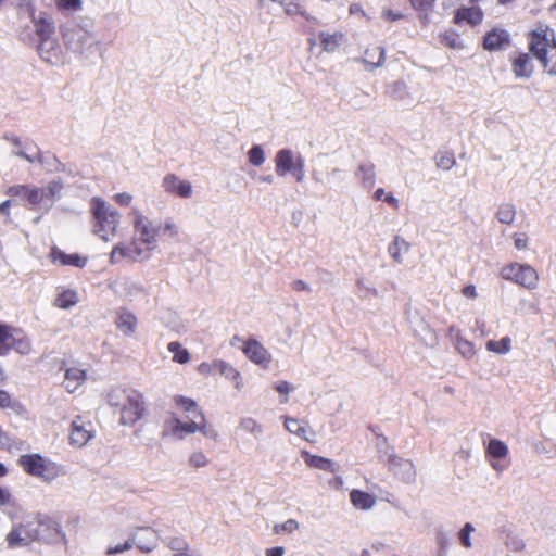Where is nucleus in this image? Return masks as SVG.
<instances>
[{"label":"nucleus","instance_id":"603ef678","mask_svg":"<svg viewBox=\"0 0 556 556\" xmlns=\"http://www.w3.org/2000/svg\"><path fill=\"white\" fill-rule=\"evenodd\" d=\"M114 200L117 204H119L122 206H128L132 201V197L129 193L122 192V193H116L114 195Z\"/></svg>","mask_w":556,"mask_h":556},{"label":"nucleus","instance_id":"6e6552de","mask_svg":"<svg viewBox=\"0 0 556 556\" xmlns=\"http://www.w3.org/2000/svg\"><path fill=\"white\" fill-rule=\"evenodd\" d=\"M503 279L514 282L527 290H534L540 280L539 273L529 264L513 262L501 268Z\"/></svg>","mask_w":556,"mask_h":556},{"label":"nucleus","instance_id":"9d476101","mask_svg":"<svg viewBox=\"0 0 556 556\" xmlns=\"http://www.w3.org/2000/svg\"><path fill=\"white\" fill-rule=\"evenodd\" d=\"M20 7L25 8V10L31 16L35 25V31L41 40H47L54 34L55 27L52 18L46 13H40L39 16L36 17L35 7L31 1L23 0V2L20 3Z\"/></svg>","mask_w":556,"mask_h":556},{"label":"nucleus","instance_id":"a19ab883","mask_svg":"<svg viewBox=\"0 0 556 556\" xmlns=\"http://www.w3.org/2000/svg\"><path fill=\"white\" fill-rule=\"evenodd\" d=\"M59 11H80L83 8L81 0H55Z\"/></svg>","mask_w":556,"mask_h":556},{"label":"nucleus","instance_id":"4468645a","mask_svg":"<svg viewBox=\"0 0 556 556\" xmlns=\"http://www.w3.org/2000/svg\"><path fill=\"white\" fill-rule=\"evenodd\" d=\"M49 257L53 264L73 266L76 268H84L88 263L87 256L80 255L78 253L66 254L55 245L50 249Z\"/></svg>","mask_w":556,"mask_h":556},{"label":"nucleus","instance_id":"4c0bfd02","mask_svg":"<svg viewBox=\"0 0 556 556\" xmlns=\"http://www.w3.org/2000/svg\"><path fill=\"white\" fill-rule=\"evenodd\" d=\"M511 340L509 337H504L498 341L490 340L486 343V349L497 354H505L510 350Z\"/></svg>","mask_w":556,"mask_h":556},{"label":"nucleus","instance_id":"5701e85b","mask_svg":"<svg viewBox=\"0 0 556 556\" xmlns=\"http://www.w3.org/2000/svg\"><path fill=\"white\" fill-rule=\"evenodd\" d=\"M275 163L278 176H285L287 173L291 172L295 165L292 151L288 149L278 151L275 157Z\"/></svg>","mask_w":556,"mask_h":556},{"label":"nucleus","instance_id":"412c9836","mask_svg":"<svg viewBox=\"0 0 556 556\" xmlns=\"http://www.w3.org/2000/svg\"><path fill=\"white\" fill-rule=\"evenodd\" d=\"M86 379L87 372L85 369L71 367L65 371L63 384L68 392L73 393L85 383Z\"/></svg>","mask_w":556,"mask_h":556},{"label":"nucleus","instance_id":"7c9ffc66","mask_svg":"<svg viewBox=\"0 0 556 556\" xmlns=\"http://www.w3.org/2000/svg\"><path fill=\"white\" fill-rule=\"evenodd\" d=\"M78 302V294L75 290H63L55 299L54 305L62 309H67Z\"/></svg>","mask_w":556,"mask_h":556},{"label":"nucleus","instance_id":"72a5a7b5","mask_svg":"<svg viewBox=\"0 0 556 556\" xmlns=\"http://www.w3.org/2000/svg\"><path fill=\"white\" fill-rule=\"evenodd\" d=\"M384 60V51L379 46H374L367 49L364 53L365 63L371 66H379Z\"/></svg>","mask_w":556,"mask_h":556},{"label":"nucleus","instance_id":"58836bf2","mask_svg":"<svg viewBox=\"0 0 556 556\" xmlns=\"http://www.w3.org/2000/svg\"><path fill=\"white\" fill-rule=\"evenodd\" d=\"M456 349L466 358H471L476 354L473 344L463 338H458L456 341Z\"/></svg>","mask_w":556,"mask_h":556},{"label":"nucleus","instance_id":"7ed1b4c3","mask_svg":"<svg viewBox=\"0 0 556 556\" xmlns=\"http://www.w3.org/2000/svg\"><path fill=\"white\" fill-rule=\"evenodd\" d=\"M62 190V181L52 180L45 188H38L33 185H12L5 190V194L16 199L28 210H35L45 201L52 205L60 198Z\"/></svg>","mask_w":556,"mask_h":556},{"label":"nucleus","instance_id":"39448f33","mask_svg":"<svg viewBox=\"0 0 556 556\" xmlns=\"http://www.w3.org/2000/svg\"><path fill=\"white\" fill-rule=\"evenodd\" d=\"M90 211L93 218V231L102 240L109 241L116 236L119 225V214L111 208L106 202L94 197L90 201Z\"/></svg>","mask_w":556,"mask_h":556},{"label":"nucleus","instance_id":"ea45409f","mask_svg":"<svg viewBox=\"0 0 556 556\" xmlns=\"http://www.w3.org/2000/svg\"><path fill=\"white\" fill-rule=\"evenodd\" d=\"M249 162L254 166H260L265 161L264 151L260 146L252 147L248 152Z\"/></svg>","mask_w":556,"mask_h":556},{"label":"nucleus","instance_id":"680f3d73","mask_svg":"<svg viewBox=\"0 0 556 556\" xmlns=\"http://www.w3.org/2000/svg\"><path fill=\"white\" fill-rule=\"evenodd\" d=\"M383 17L387 20V21H391V22H394V21H397V20H401L404 17V15L400 12H394L392 10H386L383 12Z\"/></svg>","mask_w":556,"mask_h":556},{"label":"nucleus","instance_id":"a878e982","mask_svg":"<svg viewBox=\"0 0 556 556\" xmlns=\"http://www.w3.org/2000/svg\"><path fill=\"white\" fill-rule=\"evenodd\" d=\"M302 456L305 460V464L308 467L317 468V469L329 471V472H336L334 465H333L332 460L329 458L318 456V455H313V454L308 453L307 451H303Z\"/></svg>","mask_w":556,"mask_h":556},{"label":"nucleus","instance_id":"a211bd4d","mask_svg":"<svg viewBox=\"0 0 556 556\" xmlns=\"http://www.w3.org/2000/svg\"><path fill=\"white\" fill-rule=\"evenodd\" d=\"M143 553H149L156 546L155 532L149 528L140 529L132 535L131 542Z\"/></svg>","mask_w":556,"mask_h":556},{"label":"nucleus","instance_id":"0eeeda50","mask_svg":"<svg viewBox=\"0 0 556 556\" xmlns=\"http://www.w3.org/2000/svg\"><path fill=\"white\" fill-rule=\"evenodd\" d=\"M11 351L28 355L31 352V342L23 329L0 323V356H5Z\"/></svg>","mask_w":556,"mask_h":556},{"label":"nucleus","instance_id":"f03ea898","mask_svg":"<svg viewBox=\"0 0 556 556\" xmlns=\"http://www.w3.org/2000/svg\"><path fill=\"white\" fill-rule=\"evenodd\" d=\"M529 51L549 75H556V36L547 25L539 24L528 35Z\"/></svg>","mask_w":556,"mask_h":556},{"label":"nucleus","instance_id":"f3484780","mask_svg":"<svg viewBox=\"0 0 556 556\" xmlns=\"http://www.w3.org/2000/svg\"><path fill=\"white\" fill-rule=\"evenodd\" d=\"M511 71L517 78H529L533 73V64L529 53L519 52L510 55Z\"/></svg>","mask_w":556,"mask_h":556},{"label":"nucleus","instance_id":"393cba45","mask_svg":"<svg viewBox=\"0 0 556 556\" xmlns=\"http://www.w3.org/2000/svg\"><path fill=\"white\" fill-rule=\"evenodd\" d=\"M115 324L125 336H130L136 330L137 317L131 312L123 309L118 313Z\"/></svg>","mask_w":556,"mask_h":556},{"label":"nucleus","instance_id":"473e14b6","mask_svg":"<svg viewBox=\"0 0 556 556\" xmlns=\"http://www.w3.org/2000/svg\"><path fill=\"white\" fill-rule=\"evenodd\" d=\"M486 454L492 458L502 459L508 455V447L503 441L492 439L486 447Z\"/></svg>","mask_w":556,"mask_h":556},{"label":"nucleus","instance_id":"37998d69","mask_svg":"<svg viewBox=\"0 0 556 556\" xmlns=\"http://www.w3.org/2000/svg\"><path fill=\"white\" fill-rule=\"evenodd\" d=\"M299 529V522L295 519H288L283 523H277L274 526V532L280 534L283 532L292 533Z\"/></svg>","mask_w":556,"mask_h":556},{"label":"nucleus","instance_id":"ddd939ff","mask_svg":"<svg viewBox=\"0 0 556 556\" xmlns=\"http://www.w3.org/2000/svg\"><path fill=\"white\" fill-rule=\"evenodd\" d=\"M245 356L256 365L267 368L271 362V355L267 349L257 340L249 339L242 348Z\"/></svg>","mask_w":556,"mask_h":556},{"label":"nucleus","instance_id":"6e6d98bb","mask_svg":"<svg viewBox=\"0 0 556 556\" xmlns=\"http://www.w3.org/2000/svg\"><path fill=\"white\" fill-rule=\"evenodd\" d=\"M11 205H12V200L11 199L5 200V201L0 203V214L5 216L8 222L11 220V215H10Z\"/></svg>","mask_w":556,"mask_h":556},{"label":"nucleus","instance_id":"e433bc0d","mask_svg":"<svg viewBox=\"0 0 556 556\" xmlns=\"http://www.w3.org/2000/svg\"><path fill=\"white\" fill-rule=\"evenodd\" d=\"M435 164L438 168L448 170L456 164L455 155L453 152L444 151L435 155Z\"/></svg>","mask_w":556,"mask_h":556},{"label":"nucleus","instance_id":"dca6fc26","mask_svg":"<svg viewBox=\"0 0 556 556\" xmlns=\"http://www.w3.org/2000/svg\"><path fill=\"white\" fill-rule=\"evenodd\" d=\"M510 45V35L505 29H492L483 37V48L488 51L504 50Z\"/></svg>","mask_w":556,"mask_h":556},{"label":"nucleus","instance_id":"774afa93","mask_svg":"<svg viewBox=\"0 0 556 556\" xmlns=\"http://www.w3.org/2000/svg\"><path fill=\"white\" fill-rule=\"evenodd\" d=\"M387 193L384 192L383 188H378L374 193V199L377 201H384V197Z\"/></svg>","mask_w":556,"mask_h":556},{"label":"nucleus","instance_id":"1a4fd4ad","mask_svg":"<svg viewBox=\"0 0 556 556\" xmlns=\"http://www.w3.org/2000/svg\"><path fill=\"white\" fill-rule=\"evenodd\" d=\"M147 256L148 253L141 247V243L137 240H132L128 243L116 244L110 254V262L111 264H116L124 258L140 261Z\"/></svg>","mask_w":556,"mask_h":556},{"label":"nucleus","instance_id":"423d86ee","mask_svg":"<svg viewBox=\"0 0 556 556\" xmlns=\"http://www.w3.org/2000/svg\"><path fill=\"white\" fill-rule=\"evenodd\" d=\"M17 465L27 475L39 478L45 482H51L62 473L61 465L37 453L21 455Z\"/></svg>","mask_w":556,"mask_h":556},{"label":"nucleus","instance_id":"cd10ccee","mask_svg":"<svg viewBox=\"0 0 556 556\" xmlns=\"http://www.w3.org/2000/svg\"><path fill=\"white\" fill-rule=\"evenodd\" d=\"M351 503L358 509L367 510L375 505V497L361 490H352L350 493Z\"/></svg>","mask_w":556,"mask_h":556},{"label":"nucleus","instance_id":"864d4df0","mask_svg":"<svg viewBox=\"0 0 556 556\" xmlns=\"http://www.w3.org/2000/svg\"><path fill=\"white\" fill-rule=\"evenodd\" d=\"M12 503V494L8 488L0 485V507Z\"/></svg>","mask_w":556,"mask_h":556},{"label":"nucleus","instance_id":"f704fd0d","mask_svg":"<svg viewBox=\"0 0 556 556\" xmlns=\"http://www.w3.org/2000/svg\"><path fill=\"white\" fill-rule=\"evenodd\" d=\"M168 351L173 353V361L179 364H186L190 359L188 350L184 349L177 341L168 343Z\"/></svg>","mask_w":556,"mask_h":556},{"label":"nucleus","instance_id":"69168bd1","mask_svg":"<svg viewBox=\"0 0 556 556\" xmlns=\"http://www.w3.org/2000/svg\"><path fill=\"white\" fill-rule=\"evenodd\" d=\"M384 201H386V202H387L391 207H393V208H395V210H396V208H399V205H400L399 200H397L395 197H393V194H391V193L387 194V195L384 197Z\"/></svg>","mask_w":556,"mask_h":556},{"label":"nucleus","instance_id":"bb28decb","mask_svg":"<svg viewBox=\"0 0 556 556\" xmlns=\"http://www.w3.org/2000/svg\"><path fill=\"white\" fill-rule=\"evenodd\" d=\"M214 368L216 371L224 375L227 379L231 380L237 389H241L242 377L235 367L224 361H214Z\"/></svg>","mask_w":556,"mask_h":556},{"label":"nucleus","instance_id":"c85d7f7f","mask_svg":"<svg viewBox=\"0 0 556 556\" xmlns=\"http://www.w3.org/2000/svg\"><path fill=\"white\" fill-rule=\"evenodd\" d=\"M318 37L323 50L327 52H333L336 49L339 48L341 41L344 38V35L340 31H336L332 34L328 31H321L319 33Z\"/></svg>","mask_w":556,"mask_h":556},{"label":"nucleus","instance_id":"5fc2aeb1","mask_svg":"<svg viewBox=\"0 0 556 556\" xmlns=\"http://www.w3.org/2000/svg\"><path fill=\"white\" fill-rule=\"evenodd\" d=\"M241 426L245 429V430H249V431H261V427L260 425H257V422L252 419V418H247V419H243L241 421Z\"/></svg>","mask_w":556,"mask_h":556},{"label":"nucleus","instance_id":"3c124183","mask_svg":"<svg viewBox=\"0 0 556 556\" xmlns=\"http://www.w3.org/2000/svg\"><path fill=\"white\" fill-rule=\"evenodd\" d=\"M303 167H304L303 160L301 157H299L295 162L294 167L291 170L298 181H302V179L304 177Z\"/></svg>","mask_w":556,"mask_h":556},{"label":"nucleus","instance_id":"2f4dec72","mask_svg":"<svg viewBox=\"0 0 556 556\" xmlns=\"http://www.w3.org/2000/svg\"><path fill=\"white\" fill-rule=\"evenodd\" d=\"M408 250H409V243L406 242L404 239L400 238L399 236L394 237L393 242L388 248L389 254L397 263H402L401 253L402 252L406 253V252H408Z\"/></svg>","mask_w":556,"mask_h":556},{"label":"nucleus","instance_id":"4d7b16f0","mask_svg":"<svg viewBox=\"0 0 556 556\" xmlns=\"http://www.w3.org/2000/svg\"><path fill=\"white\" fill-rule=\"evenodd\" d=\"M198 371L202 375H211L215 372L214 362L213 363H201L198 367Z\"/></svg>","mask_w":556,"mask_h":556},{"label":"nucleus","instance_id":"e2e57ef3","mask_svg":"<svg viewBox=\"0 0 556 556\" xmlns=\"http://www.w3.org/2000/svg\"><path fill=\"white\" fill-rule=\"evenodd\" d=\"M292 288L295 291H308L309 290L308 285L305 281L300 280V279L294 280L292 282Z\"/></svg>","mask_w":556,"mask_h":556},{"label":"nucleus","instance_id":"c9c22d12","mask_svg":"<svg viewBox=\"0 0 556 556\" xmlns=\"http://www.w3.org/2000/svg\"><path fill=\"white\" fill-rule=\"evenodd\" d=\"M516 216V208L513 204L505 203L500 205L496 217L502 224L510 225Z\"/></svg>","mask_w":556,"mask_h":556},{"label":"nucleus","instance_id":"4be33fe9","mask_svg":"<svg viewBox=\"0 0 556 556\" xmlns=\"http://www.w3.org/2000/svg\"><path fill=\"white\" fill-rule=\"evenodd\" d=\"M173 402L182 413L192 414L194 419L198 418L201 421H206L203 412L194 400L184 395H175Z\"/></svg>","mask_w":556,"mask_h":556},{"label":"nucleus","instance_id":"13d9d810","mask_svg":"<svg viewBox=\"0 0 556 556\" xmlns=\"http://www.w3.org/2000/svg\"><path fill=\"white\" fill-rule=\"evenodd\" d=\"M462 294L468 299H476L478 296L476 287L473 285H467L462 289Z\"/></svg>","mask_w":556,"mask_h":556},{"label":"nucleus","instance_id":"8fccbe9b","mask_svg":"<svg viewBox=\"0 0 556 556\" xmlns=\"http://www.w3.org/2000/svg\"><path fill=\"white\" fill-rule=\"evenodd\" d=\"M132 547V543L129 541H126L124 544H117L115 546H110L106 551L108 555H114L118 553H123L125 551H128Z\"/></svg>","mask_w":556,"mask_h":556},{"label":"nucleus","instance_id":"a18cd8bd","mask_svg":"<svg viewBox=\"0 0 556 556\" xmlns=\"http://www.w3.org/2000/svg\"><path fill=\"white\" fill-rule=\"evenodd\" d=\"M471 523H466L459 531V540L464 547L468 548L471 546L470 534L473 531Z\"/></svg>","mask_w":556,"mask_h":556},{"label":"nucleus","instance_id":"338daca9","mask_svg":"<svg viewBox=\"0 0 556 556\" xmlns=\"http://www.w3.org/2000/svg\"><path fill=\"white\" fill-rule=\"evenodd\" d=\"M349 12L350 14H363L364 15V11H363V8L359 3H352L349 8Z\"/></svg>","mask_w":556,"mask_h":556},{"label":"nucleus","instance_id":"79ce46f5","mask_svg":"<svg viewBox=\"0 0 556 556\" xmlns=\"http://www.w3.org/2000/svg\"><path fill=\"white\" fill-rule=\"evenodd\" d=\"M18 407H21V404L8 391L0 390V408L16 409Z\"/></svg>","mask_w":556,"mask_h":556},{"label":"nucleus","instance_id":"de8ad7c7","mask_svg":"<svg viewBox=\"0 0 556 556\" xmlns=\"http://www.w3.org/2000/svg\"><path fill=\"white\" fill-rule=\"evenodd\" d=\"M189 463L194 468H200L207 465V458L202 452H197L190 456Z\"/></svg>","mask_w":556,"mask_h":556},{"label":"nucleus","instance_id":"49530a36","mask_svg":"<svg viewBox=\"0 0 556 556\" xmlns=\"http://www.w3.org/2000/svg\"><path fill=\"white\" fill-rule=\"evenodd\" d=\"M168 546L170 549L175 551V553L189 549L188 543L181 538H172L168 542Z\"/></svg>","mask_w":556,"mask_h":556},{"label":"nucleus","instance_id":"20e7f679","mask_svg":"<svg viewBox=\"0 0 556 556\" xmlns=\"http://www.w3.org/2000/svg\"><path fill=\"white\" fill-rule=\"evenodd\" d=\"M108 402L111 406L121 409V424L131 426L143 417L144 402L143 396L136 390L123 388L113 389L108 395Z\"/></svg>","mask_w":556,"mask_h":556},{"label":"nucleus","instance_id":"f257e3e1","mask_svg":"<svg viewBox=\"0 0 556 556\" xmlns=\"http://www.w3.org/2000/svg\"><path fill=\"white\" fill-rule=\"evenodd\" d=\"M63 535L61 525L52 517L37 513L14 525L5 536L10 548L28 546L34 542L49 543Z\"/></svg>","mask_w":556,"mask_h":556},{"label":"nucleus","instance_id":"6ab92c4d","mask_svg":"<svg viewBox=\"0 0 556 556\" xmlns=\"http://www.w3.org/2000/svg\"><path fill=\"white\" fill-rule=\"evenodd\" d=\"M197 431H201L206 434V421H197L195 419H191L188 422H184L178 418H174L172 420V433L182 435L195 433Z\"/></svg>","mask_w":556,"mask_h":556},{"label":"nucleus","instance_id":"bf43d9fd","mask_svg":"<svg viewBox=\"0 0 556 556\" xmlns=\"http://www.w3.org/2000/svg\"><path fill=\"white\" fill-rule=\"evenodd\" d=\"M291 389L292 388L288 381H279L275 384V390L281 394H288Z\"/></svg>","mask_w":556,"mask_h":556},{"label":"nucleus","instance_id":"09e8293b","mask_svg":"<svg viewBox=\"0 0 556 556\" xmlns=\"http://www.w3.org/2000/svg\"><path fill=\"white\" fill-rule=\"evenodd\" d=\"M514 244L517 250H526L528 248V236L526 233H514Z\"/></svg>","mask_w":556,"mask_h":556},{"label":"nucleus","instance_id":"052dcab7","mask_svg":"<svg viewBox=\"0 0 556 556\" xmlns=\"http://www.w3.org/2000/svg\"><path fill=\"white\" fill-rule=\"evenodd\" d=\"M433 0H409L410 4L416 9V10H425L427 9L428 7L431 5Z\"/></svg>","mask_w":556,"mask_h":556},{"label":"nucleus","instance_id":"9b49d317","mask_svg":"<svg viewBox=\"0 0 556 556\" xmlns=\"http://www.w3.org/2000/svg\"><path fill=\"white\" fill-rule=\"evenodd\" d=\"M94 432L91 421L84 419L81 416H77L71 426L70 442L72 445L77 447L85 446Z\"/></svg>","mask_w":556,"mask_h":556},{"label":"nucleus","instance_id":"c756f323","mask_svg":"<svg viewBox=\"0 0 556 556\" xmlns=\"http://www.w3.org/2000/svg\"><path fill=\"white\" fill-rule=\"evenodd\" d=\"M439 39L441 45L448 49L462 50L465 48L460 35L455 30H445L444 33L440 34Z\"/></svg>","mask_w":556,"mask_h":556},{"label":"nucleus","instance_id":"aec40b11","mask_svg":"<svg viewBox=\"0 0 556 556\" xmlns=\"http://www.w3.org/2000/svg\"><path fill=\"white\" fill-rule=\"evenodd\" d=\"M483 20V12L478 7H470V8H459L455 12L454 15V23L455 24H462L467 23L471 26H476L480 24Z\"/></svg>","mask_w":556,"mask_h":556},{"label":"nucleus","instance_id":"b1692460","mask_svg":"<svg viewBox=\"0 0 556 556\" xmlns=\"http://www.w3.org/2000/svg\"><path fill=\"white\" fill-rule=\"evenodd\" d=\"M285 427L290 433L296 434L306 441H311L308 434H312L313 431L306 421H302L292 417H286Z\"/></svg>","mask_w":556,"mask_h":556},{"label":"nucleus","instance_id":"0e129e2a","mask_svg":"<svg viewBox=\"0 0 556 556\" xmlns=\"http://www.w3.org/2000/svg\"><path fill=\"white\" fill-rule=\"evenodd\" d=\"M285 553V548L281 546L271 547L266 549V556H282Z\"/></svg>","mask_w":556,"mask_h":556},{"label":"nucleus","instance_id":"f8f14e48","mask_svg":"<svg viewBox=\"0 0 556 556\" xmlns=\"http://www.w3.org/2000/svg\"><path fill=\"white\" fill-rule=\"evenodd\" d=\"M132 214L135 216L134 219V228L136 233L140 236L141 242L147 244H152L155 242L156 237L159 236L161 228L154 226L146 216H143L138 210H134Z\"/></svg>","mask_w":556,"mask_h":556},{"label":"nucleus","instance_id":"2eb2a0df","mask_svg":"<svg viewBox=\"0 0 556 556\" xmlns=\"http://www.w3.org/2000/svg\"><path fill=\"white\" fill-rule=\"evenodd\" d=\"M165 192L179 198H189L192 193V186L189 181L180 179L175 174H167L163 179Z\"/></svg>","mask_w":556,"mask_h":556},{"label":"nucleus","instance_id":"c03bdc74","mask_svg":"<svg viewBox=\"0 0 556 556\" xmlns=\"http://www.w3.org/2000/svg\"><path fill=\"white\" fill-rule=\"evenodd\" d=\"M358 173L362 175V180L364 182H372L375 178V165L362 164L358 167Z\"/></svg>","mask_w":556,"mask_h":556}]
</instances>
